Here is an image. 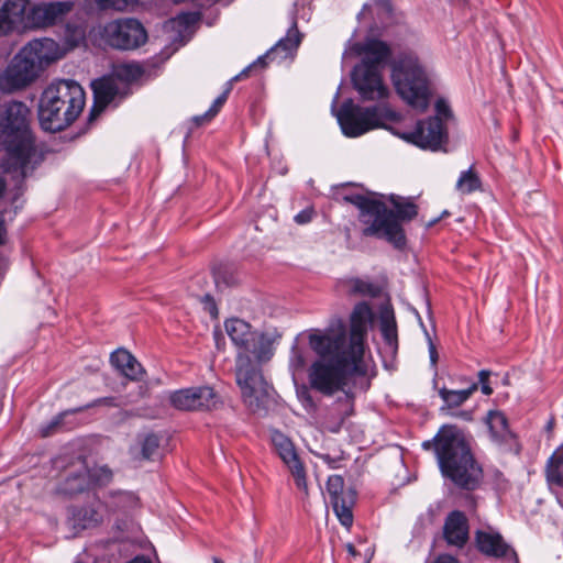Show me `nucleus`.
I'll use <instances>...</instances> for the list:
<instances>
[{"label": "nucleus", "instance_id": "9b49d317", "mask_svg": "<svg viewBox=\"0 0 563 563\" xmlns=\"http://www.w3.org/2000/svg\"><path fill=\"white\" fill-rule=\"evenodd\" d=\"M383 113L379 107L362 108L352 100L343 102L338 113L342 132L349 137L361 136L382 126Z\"/></svg>", "mask_w": 563, "mask_h": 563}, {"label": "nucleus", "instance_id": "b1692460", "mask_svg": "<svg viewBox=\"0 0 563 563\" xmlns=\"http://www.w3.org/2000/svg\"><path fill=\"white\" fill-rule=\"evenodd\" d=\"M443 533L449 544L463 547L468 539V523L465 515L459 510L449 514L444 522Z\"/></svg>", "mask_w": 563, "mask_h": 563}, {"label": "nucleus", "instance_id": "6e6d98bb", "mask_svg": "<svg viewBox=\"0 0 563 563\" xmlns=\"http://www.w3.org/2000/svg\"><path fill=\"white\" fill-rule=\"evenodd\" d=\"M4 188H5V180L0 177V201L3 198L2 195H3Z\"/></svg>", "mask_w": 563, "mask_h": 563}, {"label": "nucleus", "instance_id": "09e8293b", "mask_svg": "<svg viewBox=\"0 0 563 563\" xmlns=\"http://www.w3.org/2000/svg\"><path fill=\"white\" fill-rule=\"evenodd\" d=\"M432 563H459L453 556L443 554L439 555Z\"/></svg>", "mask_w": 563, "mask_h": 563}, {"label": "nucleus", "instance_id": "37998d69", "mask_svg": "<svg viewBox=\"0 0 563 563\" xmlns=\"http://www.w3.org/2000/svg\"><path fill=\"white\" fill-rule=\"evenodd\" d=\"M435 110H437V113L439 115H443V117H448L449 113H450V109H449V106L448 103L442 100V99H439L435 103Z\"/></svg>", "mask_w": 563, "mask_h": 563}, {"label": "nucleus", "instance_id": "5fc2aeb1", "mask_svg": "<svg viewBox=\"0 0 563 563\" xmlns=\"http://www.w3.org/2000/svg\"><path fill=\"white\" fill-rule=\"evenodd\" d=\"M129 563H151V561L143 556H137V558L133 559L132 561H130Z\"/></svg>", "mask_w": 563, "mask_h": 563}, {"label": "nucleus", "instance_id": "bf43d9fd", "mask_svg": "<svg viewBox=\"0 0 563 563\" xmlns=\"http://www.w3.org/2000/svg\"><path fill=\"white\" fill-rule=\"evenodd\" d=\"M210 312H211V313L217 312V308H216V306H214L213 303H212V306H211Z\"/></svg>", "mask_w": 563, "mask_h": 563}, {"label": "nucleus", "instance_id": "052dcab7", "mask_svg": "<svg viewBox=\"0 0 563 563\" xmlns=\"http://www.w3.org/2000/svg\"><path fill=\"white\" fill-rule=\"evenodd\" d=\"M77 35H78L79 40H81V38L84 37V32H82V31H79V32L77 33Z\"/></svg>", "mask_w": 563, "mask_h": 563}, {"label": "nucleus", "instance_id": "e433bc0d", "mask_svg": "<svg viewBox=\"0 0 563 563\" xmlns=\"http://www.w3.org/2000/svg\"><path fill=\"white\" fill-rule=\"evenodd\" d=\"M93 2L101 11L124 12L133 5L134 0H95Z\"/></svg>", "mask_w": 563, "mask_h": 563}, {"label": "nucleus", "instance_id": "cd10ccee", "mask_svg": "<svg viewBox=\"0 0 563 563\" xmlns=\"http://www.w3.org/2000/svg\"><path fill=\"white\" fill-rule=\"evenodd\" d=\"M486 422L495 441L506 442L512 438V433L509 430L508 421L504 412L499 410L489 411Z\"/></svg>", "mask_w": 563, "mask_h": 563}, {"label": "nucleus", "instance_id": "603ef678", "mask_svg": "<svg viewBox=\"0 0 563 563\" xmlns=\"http://www.w3.org/2000/svg\"><path fill=\"white\" fill-rule=\"evenodd\" d=\"M321 459L331 467V468H334L335 467V463L336 461L334 459H332L330 455L325 454V455H322Z\"/></svg>", "mask_w": 563, "mask_h": 563}, {"label": "nucleus", "instance_id": "393cba45", "mask_svg": "<svg viewBox=\"0 0 563 563\" xmlns=\"http://www.w3.org/2000/svg\"><path fill=\"white\" fill-rule=\"evenodd\" d=\"M225 331L231 341L243 351H250L255 341L256 332L246 321L240 318H231L225 321Z\"/></svg>", "mask_w": 563, "mask_h": 563}, {"label": "nucleus", "instance_id": "c756f323", "mask_svg": "<svg viewBox=\"0 0 563 563\" xmlns=\"http://www.w3.org/2000/svg\"><path fill=\"white\" fill-rule=\"evenodd\" d=\"M108 506L113 511L126 512L139 506V497L131 492L111 493L109 496Z\"/></svg>", "mask_w": 563, "mask_h": 563}, {"label": "nucleus", "instance_id": "8fccbe9b", "mask_svg": "<svg viewBox=\"0 0 563 563\" xmlns=\"http://www.w3.org/2000/svg\"><path fill=\"white\" fill-rule=\"evenodd\" d=\"M429 353H430V361L433 365L437 364L438 362V353H437V350H435V346L430 342V345H429Z\"/></svg>", "mask_w": 563, "mask_h": 563}, {"label": "nucleus", "instance_id": "0eeeda50", "mask_svg": "<svg viewBox=\"0 0 563 563\" xmlns=\"http://www.w3.org/2000/svg\"><path fill=\"white\" fill-rule=\"evenodd\" d=\"M85 91L74 80H59L51 84L42 93L38 119L44 130L62 131L70 125L85 106Z\"/></svg>", "mask_w": 563, "mask_h": 563}, {"label": "nucleus", "instance_id": "a211bd4d", "mask_svg": "<svg viewBox=\"0 0 563 563\" xmlns=\"http://www.w3.org/2000/svg\"><path fill=\"white\" fill-rule=\"evenodd\" d=\"M327 490L339 521L345 528H350L353 523L354 492L344 489V481L340 475H331L328 478Z\"/></svg>", "mask_w": 563, "mask_h": 563}, {"label": "nucleus", "instance_id": "c03bdc74", "mask_svg": "<svg viewBox=\"0 0 563 563\" xmlns=\"http://www.w3.org/2000/svg\"><path fill=\"white\" fill-rule=\"evenodd\" d=\"M194 15L190 13H181L179 14L174 22L178 23L179 25H189L194 22Z\"/></svg>", "mask_w": 563, "mask_h": 563}, {"label": "nucleus", "instance_id": "ea45409f", "mask_svg": "<svg viewBox=\"0 0 563 563\" xmlns=\"http://www.w3.org/2000/svg\"><path fill=\"white\" fill-rule=\"evenodd\" d=\"M490 376V372L489 371H486V369H482L479 373H478V380L481 383V389H482V393L484 395H492L493 394V389L492 387L489 386L488 384V378Z\"/></svg>", "mask_w": 563, "mask_h": 563}, {"label": "nucleus", "instance_id": "0e129e2a", "mask_svg": "<svg viewBox=\"0 0 563 563\" xmlns=\"http://www.w3.org/2000/svg\"><path fill=\"white\" fill-rule=\"evenodd\" d=\"M111 399L104 398V402L110 404Z\"/></svg>", "mask_w": 563, "mask_h": 563}, {"label": "nucleus", "instance_id": "dca6fc26", "mask_svg": "<svg viewBox=\"0 0 563 563\" xmlns=\"http://www.w3.org/2000/svg\"><path fill=\"white\" fill-rule=\"evenodd\" d=\"M271 439L276 453L292 475L297 488L307 495L308 485L306 468L299 457L294 442L290 440V438L278 430L272 431Z\"/></svg>", "mask_w": 563, "mask_h": 563}, {"label": "nucleus", "instance_id": "13d9d810", "mask_svg": "<svg viewBox=\"0 0 563 563\" xmlns=\"http://www.w3.org/2000/svg\"><path fill=\"white\" fill-rule=\"evenodd\" d=\"M368 8H369V7H368V4H364V5H363V9H362V11H361V13L358 14V16H361L362 14H364V12H365Z\"/></svg>", "mask_w": 563, "mask_h": 563}, {"label": "nucleus", "instance_id": "a18cd8bd", "mask_svg": "<svg viewBox=\"0 0 563 563\" xmlns=\"http://www.w3.org/2000/svg\"><path fill=\"white\" fill-rule=\"evenodd\" d=\"M122 70H123L124 75L134 76V75L140 74V68L136 65H124V66H122Z\"/></svg>", "mask_w": 563, "mask_h": 563}, {"label": "nucleus", "instance_id": "4468645a", "mask_svg": "<svg viewBox=\"0 0 563 563\" xmlns=\"http://www.w3.org/2000/svg\"><path fill=\"white\" fill-rule=\"evenodd\" d=\"M301 41L302 34L297 27V21L292 20L286 35L282 37L264 56L258 57L253 64L234 76V80L245 78L253 68L264 67L267 64V60L271 63H280L287 58H294Z\"/></svg>", "mask_w": 563, "mask_h": 563}, {"label": "nucleus", "instance_id": "3c124183", "mask_svg": "<svg viewBox=\"0 0 563 563\" xmlns=\"http://www.w3.org/2000/svg\"><path fill=\"white\" fill-rule=\"evenodd\" d=\"M346 551L353 559L361 555L360 551L352 543L346 544Z\"/></svg>", "mask_w": 563, "mask_h": 563}, {"label": "nucleus", "instance_id": "f8f14e48", "mask_svg": "<svg viewBox=\"0 0 563 563\" xmlns=\"http://www.w3.org/2000/svg\"><path fill=\"white\" fill-rule=\"evenodd\" d=\"M170 405L181 411H210L218 407L220 398L210 386L181 388L169 394Z\"/></svg>", "mask_w": 563, "mask_h": 563}, {"label": "nucleus", "instance_id": "f257e3e1", "mask_svg": "<svg viewBox=\"0 0 563 563\" xmlns=\"http://www.w3.org/2000/svg\"><path fill=\"white\" fill-rule=\"evenodd\" d=\"M310 349L318 355L308 368V382L312 389L324 396L344 394L343 419L354 410L352 383L367 373L365 360L344 349L342 332L339 334H319L311 330L308 334Z\"/></svg>", "mask_w": 563, "mask_h": 563}, {"label": "nucleus", "instance_id": "f3484780", "mask_svg": "<svg viewBox=\"0 0 563 563\" xmlns=\"http://www.w3.org/2000/svg\"><path fill=\"white\" fill-rule=\"evenodd\" d=\"M352 81L364 100H378L388 96V89L383 84L382 75L376 66L360 63L352 71Z\"/></svg>", "mask_w": 563, "mask_h": 563}, {"label": "nucleus", "instance_id": "864d4df0", "mask_svg": "<svg viewBox=\"0 0 563 563\" xmlns=\"http://www.w3.org/2000/svg\"><path fill=\"white\" fill-rule=\"evenodd\" d=\"M422 448L424 450H430L431 448H434L435 449V438L432 440V441H424L422 443Z\"/></svg>", "mask_w": 563, "mask_h": 563}, {"label": "nucleus", "instance_id": "f03ea898", "mask_svg": "<svg viewBox=\"0 0 563 563\" xmlns=\"http://www.w3.org/2000/svg\"><path fill=\"white\" fill-rule=\"evenodd\" d=\"M30 109L21 101H9L0 107V153H3L1 166L15 183L22 194V181L42 162L34 145L30 130Z\"/></svg>", "mask_w": 563, "mask_h": 563}, {"label": "nucleus", "instance_id": "6ab92c4d", "mask_svg": "<svg viewBox=\"0 0 563 563\" xmlns=\"http://www.w3.org/2000/svg\"><path fill=\"white\" fill-rule=\"evenodd\" d=\"M104 508L106 506L98 499L88 506L73 507L69 509L67 523L76 533L97 527L104 518Z\"/></svg>", "mask_w": 563, "mask_h": 563}, {"label": "nucleus", "instance_id": "aec40b11", "mask_svg": "<svg viewBox=\"0 0 563 563\" xmlns=\"http://www.w3.org/2000/svg\"><path fill=\"white\" fill-rule=\"evenodd\" d=\"M476 545L483 554L495 559H512L517 562L515 550L504 540L503 536L493 530H478L475 534Z\"/></svg>", "mask_w": 563, "mask_h": 563}, {"label": "nucleus", "instance_id": "6e6552de", "mask_svg": "<svg viewBox=\"0 0 563 563\" xmlns=\"http://www.w3.org/2000/svg\"><path fill=\"white\" fill-rule=\"evenodd\" d=\"M391 79L397 93L410 107L426 111L431 96L430 75L415 56H404L393 66Z\"/></svg>", "mask_w": 563, "mask_h": 563}, {"label": "nucleus", "instance_id": "1a4fd4ad", "mask_svg": "<svg viewBox=\"0 0 563 563\" xmlns=\"http://www.w3.org/2000/svg\"><path fill=\"white\" fill-rule=\"evenodd\" d=\"M373 320V312L368 303H357L350 317V333L346 325L339 320L324 330H318L319 334H339L342 332L344 349L364 360L365 341L367 338L368 324Z\"/></svg>", "mask_w": 563, "mask_h": 563}, {"label": "nucleus", "instance_id": "58836bf2", "mask_svg": "<svg viewBox=\"0 0 563 563\" xmlns=\"http://www.w3.org/2000/svg\"><path fill=\"white\" fill-rule=\"evenodd\" d=\"M235 81L234 77L228 82L225 90L213 101L212 106L208 109L206 117H216L222 106L225 103L228 96L232 89V82Z\"/></svg>", "mask_w": 563, "mask_h": 563}, {"label": "nucleus", "instance_id": "4be33fe9", "mask_svg": "<svg viewBox=\"0 0 563 563\" xmlns=\"http://www.w3.org/2000/svg\"><path fill=\"white\" fill-rule=\"evenodd\" d=\"M93 104L90 109L89 121L95 120L119 93V81L106 76L91 82Z\"/></svg>", "mask_w": 563, "mask_h": 563}, {"label": "nucleus", "instance_id": "72a5a7b5", "mask_svg": "<svg viewBox=\"0 0 563 563\" xmlns=\"http://www.w3.org/2000/svg\"><path fill=\"white\" fill-rule=\"evenodd\" d=\"M349 291L354 295L375 297L378 295L379 288L367 280L353 278L349 282Z\"/></svg>", "mask_w": 563, "mask_h": 563}, {"label": "nucleus", "instance_id": "2f4dec72", "mask_svg": "<svg viewBox=\"0 0 563 563\" xmlns=\"http://www.w3.org/2000/svg\"><path fill=\"white\" fill-rule=\"evenodd\" d=\"M455 187L462 195L472 194L481 188V179L478 175L470 168L461 173Z\"/></svg>", "mask_w": 563, "mask_h": 563}, {"label": "nucleus", "instance_id": "7ed1b4c3", "mask_svg": "<svg viewBox=\"0 0 563 563\" xmlns=\"http://www.w3.org/2000/svg\"><path fill=\"white\" fill-rule=\"evenodd\" d=\"M435 455L442 475L457 487L474 490L478 487L483 471L470 446L454 426L442 427L435 435Z\"/></svg>", "mask_w": 563, "mask_h": 563}, {"label": "nucleus", "instance_id": "bb28decb", "mask_svg": "<svg viewBox=\"0 0 563 563\" xmlns=\"http://www.w3.org/2000/svg\"><path fill=\"white\" fill-rule=\"evenodd\" d=\"M110 362L123 376L131 380H140L144 369L139 361L126 350L119 349L111 354Z\"/></svg>", "mask_w": 563, "mask_h": 563}, {"label": "nucleus", "instance_id": "7c9ffc66", "mask_svg": "<svg viewBox=\"0 0 563 563\" xmlns=\"http://www.w3.org/2000/svg\"><path fill=\"white\" fill-rule=\"evenodd\" d=\"M380 331L384 340L394 345L397 342V325L393 310L384 308L379 314Z\"/></svg>", "mask_w": 563, "mask_h": 563}, {"label": "nucleus", "instance_id": "49530a36", "mask_svg": "<svg viewBox=\"0 0 563 563\" xmlns=\"http://www.w3.org/2000/svg\"><path fill=\"white\" fill-rule=\"evenodd\" d=\"M206 115H207V111L201 115L194 117L192 121L196 123V125H201V124L210 122L214 118V117H206Z\"/></svg>", "mask_w": 563, "mask_h": 563}, {"label": "nucleus", "instance_id": "c9c22d12", "mask_svg": "<svg viewBox=\"0 0 563 563\" xmlns=\"http://www.w3.org/2000/svg\"><path fill=\"white\" fill-rule=\"evenodd\" d=\"M159 448V438L154 433H148L141 441L142 456L146 460L153 459Z\"/></svg>", "mask_w": 563, "mask_h": 563}, {"label": "nucleus", "instance_id": "a19ab883", "mask_svg": "<svg viewBox=\"0 0 563 563\" xmlns=\"http://www.w3.org/2000/svg\"><path fill=\"white\" fill-rule=\"evenodd\" d=\"M313 213L312 208H307L295 216V221L298 224L309 223L312 220Z\"/></svg>", "mask_w": 563, "mask_h": 563}, {"label": "nucleus", "instance_id": "a878e982", "mask_svg": "<svg viewBox=\"0 0 563 563\" xmlns=\"http://www.w3.org/2000/svg\"><path fill=\"white\" fill-rule=\"evenodd\" d=\"M89 467L80 462L67 473L59 485V490L65 495H77L89 489Z\"/></svg>", "mask_w": 563, "mask_h": 563}, {"label": "nucleus", "instance_id": "473e14b6", "mask_svg": "<svg viewBox=\"0 0 563 563\" xmlns=\"http://www.w3.org/2000/svg\"><path fill=\"white\" fill-rule=\"evenodd\" d=\"M548 476L555 484L563 486V445L550 457Z\"/></svg>", "mask_w": 563, "mask_h": 563}, {"label": "nucleus", "instance_id": "4d7b16f0", "mask_svg": "<svg viewBox=\"0 0 563 563\" xmlns=\"http://www.w3.org/2000/svg\"><path fill=\"white\" fill-rule=\"evenodd\" d=\"M58 424H59V420L57 419V420L53 421V422L49 424V427H48V428H49V429H53V428L57 427Z\"/></svg>", "mask_w": 563, "mask_h": 563}, {"label": "nucleus", "instance_id": "2eb2a0df", "mask_svg": "<svg viewBox=\"0 0 563 563\" xmlns=\"http://www.w3.org/2000/svg\"><path fill=\"white\" fill-rule=\"evenodd\" d=\"M70 1L41 2L25 10L26 29H46L64 21L73 10Z\"/></svg>", "mask_w": 563, "mask_h": 563}, {"label": "nucleus", "instance_id": "423d86ee", "mask_svg": "<svg viewBox=\"0 0 563 563\" xmlns=\"http://www.w3.org/2000/svg\"><path fill=\"white\" fill-rule=\"evenodd\" d=\"M273 354V342L266 335L256 332L251 350L240 352L236 357V383L243 402L252 412H261L272 402V388L257 364L269 361Z\"/></svg>", "mask_w": 563, "mask_h": 563}, {"label": "nucleus", "instance_id": "de8ad7c7", "mask_svg": "<svg viewBox=\"0 0 563 563\" xmlns=\"http://www.w3.org/2000/svg\"><path fill=\"white\" fill-rule=\"evenodd\" d=\"M7 242V229L4 225V219L0 214V245L4 244Z\"/></svg>", "mask_w": 563, "mask_h": 563}, {"label": "nucleus", "instance_id": "f704fd0d", "mask_svg": "<svg viewBox=\"0 0 563 563\" xmlns=\"http://www.w3.org/2000/svg\"><path fill=\"white\" fill-rule=\"evenodd\" d=\"M112 471L108 466L89 468V489L93 486H104L112 479Z\"/></svg>", "mask_w": 563, "mask_h": 563}, {"label": "nucleus", "instance_id": "ddd939ff", "mask_svg": "<svg viewBox=\"0 0 563 563\" xmlns=\"http://www.w3.org/2000/svg\"><path fill=\"white\" fill-rule=\"evenodd\" d=\"M394 133L408 143L431 151L440 150L448 140V134L440 117L418 121L412 131H394Z\"/></svg>", "mask_w": 563, "mask_h": 563}, {"label": "nucleus", "instance_id": "412c9836", "mask_svg": "<svg viewBox=\"0 0 563 563\" xmlns=\"http://www.w3.org/2000/svg\"><path fill=\"white\" fill-rule=\"evenodd\" d=\"M30 0H5L0 8V35L25 30V10Z\"/></svg>", "mask_w": 563, "mask_h": 563}, {"label": "nucleus", "instance_id": "20e7f679", "mask_svg": "<svg viewBox=\"0 0 563 563\" xmlns=\"http://www.w3.org/2000/svg\"><path fill=\"white\" fill-rule=\"evenodd\" d=\"M63 55V49L52 38L30 41L12 57L0 74V90L11 93L25 89Z\"/></svg>", "mask_w": 563, "mask_h": 563}, {"label": "nucleus", "instance_id": "c85d7f7f", "mask_svg": "<svg viewBox=\"0 0 563 563\" xmlns=\"http://www.w3.org/2000/svg\"><path fill=\"white\" fill-rule=\"evenodd\" d=\"M477 390V384L473 383L468 388L461 390H452L445 387L439 389V396L444 402L442 409L456 408L463 405L475 391Z\"/></svg>", "mask_w": 563, "mask_h": 563}, {"label": "nucleus", "instance_id": "680f3d73", "mask_svg": "<svg viewBox=\"0 0 563 563\" xmlns=\"http://www.w3.org/2000/svg\"><path fill=\"white\" fill-rule=\"evenodd\" d=\"M363 563H369V556L367 554L365 555Z\"/></svg>", "mask_w": 563, "mask_h": 563}, {"label": "nucleus", "instance_id": "39448f33", "mask_svg": "<svg viewBox=\"0 0 563 563\" xmlns=\"http://www.w3.org/2000/svg\"><path fill=\"white\" fill-rule=\"evenodd\" d=\"M345 199L360 209L361 221L367 225L363 229L364 236L385 239L397 249L405 246L406 238L398 219L409 221L416 218L418 211L412 201L393 198L391 203L396 210L394 213L385 203L365 196L356 195Z\"/></svg>", "mask_w": 563, "mask_h": 563}, {"label": "nucleus", "instance_id": "e2e57ef3", "mask_svg": "<svg viewBox=\"0 0 563 563\" xmlns=\"http://www.w3.org/2000/svg\"><path fill=\"white\" fill-rule=\"evenodd\" d=\"M213 563H223V562L218 558H213Z\"/></svg>", "mask_w": 563, "mask_h": 563}, {"label": "nucleus", "instance_id": "9d476101", "mask_svg": "<svg viewBox=\"0 0 563 563\" xmlns=\"http://www.w3.org/2000/svg\"><path fill=\"white\" fill-rule=\"evenodd\" d=\"M99 34L107 45L121 51L139 48L147 41L143 24L133 18L110 21L100 29Z\"/></svg>", "mask_w": 563, "mask_h": 563}, {"label": "nucleus", "instance_id": "5701e85b", "mask_svg": "<svg viewBox=\"0 0 563 563\" xmlns=\"http://www.w3.org/2000/svg\"><path fill=\"white\" fill-rule=\"evenodd\" d=\"M353 49L357 55H363L361 63H365L367 66H376L378 69L390 56L389 46L385 42L375 38H367L363 43H356Z\"/></svg>", "mask_w": 563, "mask_h": 563}, {"label": "nucleus", "instance_id": "4c0bfd02", "mask_svg": "<svg viewBox=\"0 0 563 563\" xmlns=\"http://www.w3.org/2000/svg\"><path fill=\"white\" fill-rule=\"evenodd\" d=\"M307 365V358L305 355V352L297 347L292 346L290 358H289V366L294 374L300 373L305 369Z\"/></svg>", "mask_w": 563, "mask_h": 563}, {"label": "nucleus", "instance_id": "79ce46f5", "mask_svg": "<svg viewBox=\"0 0 563 563\" xmlns=\"http://www.w3.org/2000/svg\"><path fill=\"white\" fill-rule=\"evenodd\" d=\"M299 399L302 404V406L306 408V409H314L316 408V404L312 399V396L310 395V393L308 390H302L301 393H299Z\"/></svg>", "mask_w": 563, "mask_h": 563}]
</instances>
